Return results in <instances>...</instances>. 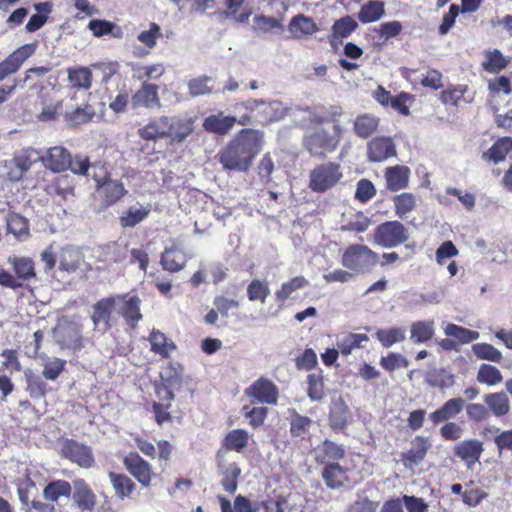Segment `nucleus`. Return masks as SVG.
Wrapping results in <instances>:
<instances>
[{
  "instance_id": "obj_1",
  "label": "nucleus",
  "mask_w": 512,
  "mask_h": 512,
  "mask_svg": "<svg viewBox=\"0 0 512 512\" xmlns=\"http://www.w3.org/2000/svg\"><path fill=\"white\" fill-rule=\"evenodd\" d=\"M263 145V133L243 129L219 154V161L226 170L246 172Z\"/></svg>"
},
{
  "instance_id": "obj_2",
  "label": "nucleus",
  "mask_w": 512,
  "mask_h": 512,
  "mask_svg": "<svg viewBox=\"0 0 512 512\" xmlns=\"http://www.w3.org/2000/svg\"><path fill=\"white\" fill-rule=\"evenodd\" d=\"M378 263V254L363 244L350 245L341 258V264L356 274L370 272Z\"/></svg>"
},
{
  "instance_id": "obj_3",
  "label": "nucleus",
  "mask_w": 512,
  "mask_h": 512,
  "mask_svg": "<svg viewBox=\"0 0 512 512\" xmlns=\"http://www.w3.org/2000/svg\"><path fill=\"white\" fill-rule=\"evenodd\" d=\"M343 177L339 164L328 162L311 170L308 187L316 193H323L333 188Z\"/></svg>"
},
{
  "instance_id": "obj_4",
  "label": "nucleus",
  "mask_w": 512,
  "mask_h": 512,
  "mask_svg": "<svg viewBox=\"0 0 512 512\" xmlns=\"http://www.w3.org/2000/svg\"><path fill=\"white\" fill-rule=\"evenodd\" d=\"M244 107L254 113L255 118L262 124L271 123L283 119L287 108L279 101L266 102L263 100L249 99Z\"/></svg>"
},
{
  "instance_id": "obj_5",
  "label": "nucleus",
  "mask_w": 512,
  "mask_h": 512,
  "mask_svg": "<svg viewBox=\"0 0 512 512\" xmlns=\"http://www.w3.org/2000/svg\"><path fill=\"white\" fill-rule=\"evenodd\" d=\"M374 238L378 245L393 248L407 241L408 233L405 226L399 221H389L377 227Z\"/></svg>"
},
{
  "instance_id": "obj_6",
  "label": "nucleus",
  "mask_w": 512,
  "mask_h": 512,
  "mask_svg": "<svg viewBox=\"0 0 512 512\" xmlns=\"http://www.w3.org/2000/svg\"><path fill=\"white\" fill-rule=\"evenodd\" d=\"M126 470L143 486L149 487L156 477L152 466L136 452L128 453L123 459Z\"/></svg>"
},
{
  "instance_id": "obj_7",
  "label": "nucleus",
  "mask_w": 512,
  "mask_h": 512,
  "mask_svg": "<svg viewBox=\"0 0 512 512\" xmlns=\"http://www.w3.org/2000/svg\"><path fill=\"white\" fill-rule=\"evenodd\" d=\"M35 43L25 44L17 48L6 59L0 62V81L6 77L15 74L36 51Z\"/></svg>"
},
{
  "instance_id": "obj_8",
  "label": "nucleus",
  "mask_w": 512,
  "mask_h": 512,
  "mask_svg": "<svg viewBox=\"0 0 512 512\" xmlns=\"http://www.w3.org/2000/svg\"><path fill=\"white\" fill-rule=\"evenodd\" d=\"M303 119L312 124L336 123L343 115V109L339 105H316L300 109Z\"/></svg>"
},
{
  "instance_id": "obj_9",
  "label": "nucleus",
  "mask_w": 512,
  "mask_h": 512,
  "mask_svg": "<svg viewBox=\"0 0 512 512\" xmlns=\"http://www.w3.org/2000/svg\"><path fill=\"white\" fill-rule=\"evenodd\" d=\"M338 144V139L324 129L305 134L304 146L312 155H321L324 151H333Z\"/></svg>"
},
{
  "instance_id": "obj_10",
  "label": "nucleus",
  "mask_w": 512,
  "mask_h": 512,
  "mask_svg": "<svg viewBox=\"0 0 512 512\" xmlns=\"http://www.w3.org/2000/svg\"><path fill=\"white\" fill-rule=\"evenodd\" d=\"M120 302L121 295H115L98 301L94 306L92 315L94 327L99 328L103 325V330H106L109 326L111 313L113 310H116V306H119Z\"/></svg>"
},
{
  "instance_id": "obj_11",
  "label": "nucleus",
  "mask_w": 512,
  "mask_h": 512,
  "mask_svg": "<svg viewBox=\"0 0 512 512\" xmlns=\"http://www.w3.org/2000/svg\"><path fill=\"white\" fill-rule=\"evenodd\" d=\"M43 165L53 172H62L71 165V155L62 146L51 147L40 157Z\"/></svg>"
},
{
  "instance_id": "obj_12",
  "label": "nucleus",
  "mask_w": 512,
  "mask_h": 512,
  "mask_svg": "<svg viewBox=\"0 0 512 512\" xmlns=\"http://www.w3.org/2000/svg\"><path fill=\"white\" fill-rule=\"evenodd\" d=\"M246 393L253 397L256 401L264 404H276L278 400V388L276 385L266 379L255 381Z\"/></svg>"
},
{
  "instance_id": "obj_13",
  "label": "nucleus",
  "mask_w": 512,
  "mask_h": 512,
  "mask_svg": "<svg viewBox=\"0 0 512 512\" xmlns=\"http://www.w3.org/2000/svg\"><path fill=\"white\" fill-rule=\"evenodd\" d=\"M62 453L65 458L83 468H90L94 463L91 449L77 442H66Z\"/></svg>"
},
{
  "instance_id": "obj_14",
  "label": "nucleus",
  "mask_w": 512,
  "mask_h": 512,
  "mask_svg": "<svg viewBox=\"0 0 512 512\" xmlns=\"http://www.w3.org/2000/svg\"><path fill=\"white\" fill-rule=\"evenodd\" d=\"M288 30L294 39H307L319 32L320 28L312 18L298 14L291 18Z\"/></svg>"
},
{
  "instance_id": "obj_15",
  "label": "nucleus",
  "mask_w": 512,
  "mask_h": 512,
  "mask_svg": "<svg viewBox=\"0 0 512 512\" xmlns=\"http://www.w3.org/2000/svg\"><path fill=\"white\" fill-rule=\"evenodd\" d=\"M95 180L97 190L107 206L113 205L127 193L123 183L119 180L110 178H105L103 182L98 179Z\"/></svg>"
},
{
  "instance_id": "obj_16",
  "label": "nucleus",
  "mask_w": 512,
  "mask_h": 512,
  "mask_svg": "<svg viewBox=\"0 0 512 512\" xmlns=\"http://www.w3.org/2000/svg\"><path fill=\"white\" fill-rule=\"evenodd\" d=\"M396 154L395 146L388 137H379L368 143V158L372 162H381Z\"/></svg>"
},
{
  "instance_id": "obj_17",
  "label": "nucleus",
  "mask_w": 512,
  "mask_h": 512,
  "mask_svg": "<svg viewBox=\"0 0 512 512\" xmlns=\"http://www.w3.org/2000/svg\"><path fill=\"white\" fill-rule=\"evenodd\" d=\"M345 457V450L341 445L326 439L315 449V458L317 463L330 464Z\"/></svg>"
},
{
  "instance_id": "obj_18",
  "label": "nucleus",
  "mask_w": 512,
  "mask_h": 512,
  "mask_svg": "<svg viewBox=\"0 0 512 512\" xmlns=\"http://www.w3.org/2000/svg\"><path fill=\"white\" fill-rule=\"evenodd\" d=\"M167 137L172 142H183L194 130V121L191 118L168 117Z\"/></svg>"
},
{
  "instance_id": "obj_19",
  "label": "nucleus",
  "mask_w": 512,
  "mask_h": 512,
  "mask_svg": "<svg viewBox=\"0 0 512 512\" xmlns=\"http://www.w3.org/2000/svg\"><path fill=\"white\" fill-rule=\"evenodd\" d=\"M132 104L134 107L159 108L161 104L158 97V86L156 84L144 83L132 96Z\"/></svg>"
},
{
  "instance_id": "obj_20",
  "label": "nucleus",
  "mask_w": 512,
  "mask_h": 512,
  "mask_svg": "<svg viewBox=\"0 0 512 512\" xmlns=\"http://www.w3.org/2000/svg\"><path fill=\"white\" fill-rule=\"evenodd\" d=\"M73 501L81 510L91 511L96 505V496L83 479L73 481Z\"/></svg>"
},
{
  "instance_id": "obj_21",
  "label": "nucleus",
  "mask_w": 512,
  "mask_h": 512,
  "mask_svg": "<svg viewBox=\"0 0 512 512\" xmlns=\"http://www.w3.org/2000/svg\"><path fill=\"white\" fill-rule=\"evenodd\" d=\"M430 444L427 438L416 436L411 443V448L403 455L406 467L413 468L419 465L425 458Z\"/></svg>"
},
{
  "instance_id": "obj_22",
  "label": "nucleus",
  "mask_w": 512,
  "mask_h": 512,
  "mask_svg": "<svg viewBox=\"0 0 512 512\" xmlns=\"http://www.w3.org/2000/svg\"><path fill=\"white\" fill-rule=\"evenodd\" d=\"M140 302L137 296L127 298V296L121 295V302L119 306H116L117 312L121 314L132 327L136 326L142 318Z\"/></svg>"
},
{
  "instance_id": "obj_23",
  "label": "nucleus",
  "mask_w": 512,
  "mask_h": 512,
  "mask_svg": "<svg viewBox=\"0 0 512 512\" xmlns=\"http://www.w3.org/2000/svg\"><path fill=\"white\" fill-rule=\"evenodd\" d=\"M409 177L410 169L406 166L397 165L385 170L387 188L391 191L405 189L408 186Z\"/></svg>"
},
{
  "instance_id": "obj_24",
  "label": "nucleus",
  "mask_w": 512,
  "mask_h": 512,
  "mask_svg": "<svg viewBox=\"0 0 512 512\" xmlns=\"http://www.w3.org/2000/svg\"><path fill=\"white\" fill-rule=\"evenodd\" d=\"M483 400L488 406L490 415L492 414L497 418L506 416L511 410L510 400L504 392L486 394Z\"/></svg>"
},
{
  "instance_id": "obj_25",
  "label": "nucleus",
  "mask_w": 512,
  "mask_h": 512,
  "mask_svg": "<svg viewBox=\"0 0 512 512\" xmlns=\"http://www.w3.org/2000/svg\"><path fill=\"white\" fill-rule=\"evenodd\" d=\"M346 472L347 469L338 463H330L324 467L321 475L328 488L339 489L348 481Z\"/></svg>"
},
{
  "instance_id": "obj_26",
  "label": "nucleus",
  "mask_w": 512,
  "mask_h": 512,
  "mask_svg": "<svg viewBox=\"0 0 512 512\" xmlns=\"http://www.w3.org/2000/svg\"><path fill=\"white\" fill-rule=\"evenodd\" d=\"M482 452L483 444L476 439L461 441L454 448L455 455L468 463L478 461Z\"/></svg>"
},
{
  "instance_id": "obj_27",
  "label": "nucleus",
  "mask_w": 512,
  "mask_h": 512,
  "mask_svg": "<svg viewBox=\"0 0 512 512\" xmlns=\"http://www.w3.org/2000/svg\"><path fill=\"white\" fill-rule=\"evenodd\" d=\"M168 117L162 116L147 123L138 130V135L144 140L167 138Z\"/></svg>"
},
{
  "instance_id": "obj_28",
  "label": "nucleus",
  "mask_w": 512,
  "mask_h": 512,
  "mask_svg": "<svg viewBox=\"0 0 512 512\" xmlns=\"http://www.w3.org/2000/svg\"><path fill=\"white\" fill-rule=\"evenodd\" d=\"M237 122L235 117L225 116L223 113L210 115L205 118L203 128L211 133L226 134Z\"/></svg>"
},
{
  "instance_id": "obj_29",
  "label": "nucleus",
  "mask_w": 512,
  "mask_h": 512,
  "mask_svg": "<svg viewBox=\"0 0 512 512\" xmlns=\"http://www.w3.org/2000/svg\"><path fill=\"white\" fill-rule=\"evenodd\" d=\"M56 339L65 348L73 350L82 348L81 330L77 326H60L56 331Z\"/></svg>"
},
{
  "instance_id": "obj_30",
  "label": "nucleus",
  "mask_w": 512,
  "mask_h": 512,
  "mask_svg": "<svg viewBox=\"0 0 512 512\" xmlns=\"http://www.w3.org/2000/svg\"><path fill=\"white\" fill-rule=\"evenodd\" d=\"M462 398L449 399L445 404L430 414V419L434 424L441 423L459 414L464 407Z\"/></svg>"
},
{
  "instance_id": "obj_31",
  "label": "nucleus",
  "mask_w": 512,
  "mask_h": 512,
  "mask_svg": "<svg viewBox=\"0 0 512 512\" xmlns=\"http://www.w3.org/2000/svg\"><path fill=\"white\" fill-rule=\"evenodd\" d=\"M309 285V281L304 276H295L289 281L283 282L278 290L275 291V298L279 302H284L290 298L298 290Z\"/></svg>"
},
{
  "instance_id": "obj_32",
  "label": "nucleus",
  "mask_w": 512,
  "mask_h": 512,
  "mask_svg": "<svg viewBox=\"0 0 512 512\" xmlns=\"http://www.w3.org/2000/svg\"><path fill=\"white\" fill-rule=\"evenodd\" d=\"M435 333V325L433 320H421L411 324L410 339L414 343H426Z\"/></svg>"
},
{
  "instance_id": "obj_33",
  "label": "nucleus",
  "mask_w": 512,
  "mask_h": 512,
  "mask_svg": "<svg viewBox=\"0 0 512 512\" xmlns=\"http://www.w3.org/2000/svg\"><path fill=\"white\" fill-rule=\"evenodd\" d=\"M67 77L73 88L87 90L92 85V72L88 67L68 68Z\"/></svg>"
},
{
  "instance_id": "obj_34",
  "label": "nucleus",
  "mask_w": 512,
  "mask_h": 512,
  "mask_svg": "<svg viewBox=\"0 0 512 512\" xmlns=\"http://www.w3.org/2000/svg\"><path fill=\"white\" fill-rule=\"evenodd\" d=\"M149 342L151 344V351L159 354L163 358L169 357L176 349L175 344L169 341L166 335L158 330H153L150 333Z\"/></svg>"
},
{
  "instance_id": "obj_35",
  "label": "nucleus",
  "mask_w": 512,
  "mask_h": 512,
  "mask_svg": "<svg viewBox=\"0 0 512 512\" xmlns=\"http://www.w3.org/2000/svg\"><path fill=\"white\" fill-rule=\"evenodd\" d=\"M220 473L223 476L221 484L225 491L233 494L237 490V480L241 475V469L236 463L220 464Z\"/></svg>"
},
{
  "instance_id": "obj_36",
  "label": "nucleus",
  "mask_w": 512,
  "mask_h": 512,
  "mask_svg": "<svg viewBox=\"0 0 512 512\" xmlns=\"http://www.w3.org/2000/svg\"><path fill=\"white\" fill-rule=\"evenodd\" d=\"M379 119L371 114L358 116L354 121V132L360 138L370 137L378 128Z\"/></svg>"
},
{
  "instance_id": "obj_37",
  "label": "nucleus",
  "mask_w": 512,
  "mask_h": 512,
  "mask_svg": "<svg viewBox=\"0 0 512 512\" xmlns=\"http://www.w3.org/2000/svg\"><path fill=\"white\" fill-rule=\"evenodd\" d=\"M31 160L25 155H19L6 162V167L9 169L7 177L11 181H20L24 174L31 167Z\"/></svg>"
},
{
  "instance_id": "obj_38",
  "label": "nucleus",
  "mask_w": 512,
  "mask_h": 512,
  "mask_svg": "<svg viewBox=\"0 0 512 512\" xmlns=\"http://www.w3.org/2000/svg\"><path fill=\"white\" fill-rule=\"evenodd\" d=\"M186 258L183 252L176 248L166 249L161 257L163 269L170 272H178L183 269Z\"/></svg>"
},
{
  "instance_id": "obj_39",
  "label": "nucleus",
  "mask_w": 512,
  "mask_h": 512,
  "mask_svg": "<svg viewBox=\"0 0 512 512\" xmlns=\"http://www.w3.org/2000/svg\"><path fill=\"white\" fill-rule=\"evenodd\" d=\"M512 149V138L503 137L497 140L493 146L483 154L485 159L494 163H499L505 160L506 155Z\"/></svg>"
},
{
  "instance_id": "obj_40",
  "label": "nucleus",
  "mask_w": 512,
  "mask_h": 512,
  "mask_svg": "<svg viewBox=\"0 0 512 512\" xmlns=\"http://www.w3.org/2000/svg\"><path fill=\"white\" fill-rule=\"evenodd\" d=\"M384 13V2L371 0L361 7L358 19L365 24L376 22L383 17Z\"/></svg>"
},
{
  "instance_id": "obj_41",
  "label": "nucleus",
  "mask_w": 512,
  "mask_h": 512,
  "mask_svg": "<svg viewBox=\"0 0 512 512\" xmlns=\"http://www.w3.org/2000/svg\"><path fill=\"white\" fill-rule=\"evenodd\" d=\"M109 479L115 491V494L124 499L132 493L135 488L134 482L125 474H118L115 472L109 473Z\"/></svg>"
},
{
  "instance_id": "obj_42",
  "label": "nucleus",
  "mask_w": 512,
  "mask_h": 512,
  "mask_svg": "<svg viewBox=\"0 0 512 512\" xmlns=\"http://www.w3.org/2000/svg\"><path fill=\"white\" fill-rule=\"evenodd\" d=\"M71 494V485L65 480H56L50 482L43 490V496L46 500L57 502L60 497H69Z\"/></svg>"
},
{
  "instance_id": "obj_43",
  "label": "nucleus",
  "mask_w": 512,
  "mask_h": 512,
  "mask_svg": "<svg viewBox=\"0 0 512 512\" xmlns=\"http://www.w3.org/2000/svg\"><path fill=\"white\" fill-rule=\"evenodd\" d=\"M149 213L150 209L143 205L131 206L120 217V223L123 227H134L142 222Z\"/></svg>"
},
{
  "instance_id": "obj_44",
  "label": "nucleus",
  "mask_w": 512,
  "mask_h": 512,
  "mask_svg": "<svg viewBox=\"0 0 512 512\" xmlns=\"http://www.w3.org/2000/svg\"><path fill=\"white\" fill-rule=\"evenodd\" d=\"M476 379L480 384L496 386L502 383L503 376L501 371L496 366L490 364H481L478 369Z\"/></svg>"
},
{
  "instance_id": "obj_45",
  "label": "nucleus",
  "mask_w": 512,
  "mask_h": 512,
  "mask_svg": "<svg viewBox=\"0 0 512 512\" xmlns=\"http://www.w3.org/2000/svg\"><path fill=\"white\" fill-rule=\"evenodd\" d=\"M8 262L18 278L28 280L35 277L34 263L30 258L13 256L9 257Z\"/></svg>"
},
{
  "instance_id": "obj_46",
  "label": "nucleus",
  "mask_w": 512,
  "mask_h": 512,
  "mask_svg": "<svg viewBox=\"0 0 512 512\" xmlns=\"http://www.w3.org/2000/svg\"><path fill=\"white\" fill-rule=\"evenodd\" d=\"M66 360L57 357L45 356L42 358V375L47 379L54 381L63 372Z\"/></svg>"
},
{
  "instance_id": "obj_47",
  "label": "nucleus",
  "mask_w": 512,
  "mask_h": 512,
  "mask_svg": "<svg viewBox=\"0 0 512 512\" xmlns=\"http://www.w3.org/2000/svg\"><path fill=\"white\" fill-rule=\"evenodd\" d=\"M7 231L14 235L20 241L26 239L29 235L27 221L18 214H10L7 217Z\"/></svg>"
},
{
  "instance_id": "obj_48",
  "label": "nucleus",
  "mask_w": 512,
  "mask_h": 512,
  "mask_svg": "<svg viewBox=\"0 0 512 512\" xmlns=\"http://www.w3.org/2000/svg\"><path fill=\"white\" fill-rule=\"evenodd\" d=\"M376 338L386 348L391 347L395 343L405 340L406 330L402 327H394L390 329H380L376 332Z\"/></svg>"
},
{
  "instance_id": "obj_49",
  "label": "nucleus",
  "mask_w": 512,
  "mask_h": 512,
  "mask_svg": "<svg viewBox=\"0 0 512 512\" xmlns=\"http://www.w3.org/2000/svg\"><path fill=\"white\" fill-rule=\"evenodd\" d=\"M367 341L368 337L365 334L349 333L338 340L337 346L343 355H349L354 349L360 348L362 343Z\"/></svg>"
},
{
  "instance_id": "obj_50",
  "label": "nucleus",
  "mask_w": 512,
  "mask_h": 512,
  "mask_svg": "<svg viewBox=\"0 0 512 512\" xmlns=\"http://www.w3.org/2000/svg\"><path fill=\"white\" fill-rule=\"evenodd\" d=\"M444 333L446 336L456 338L463 344L470 343L480 337V334L477 331L469 330L452 323H448L444 327Z\"/></svg>"
},
{
  "instance_id": "obj_51",
  "label": "nucleus",
  "mask_w": 512,
  "mask_h": 512,
  "mask_svg": "<svg viewBox=\"0 0 512 512\" xmlns=\"http://www.w3.org/2000/svg\"><path fill=\"white\" fill-rule=\"evenodd\" d=\"M395 212L400 218L406 217L415 207L417 199L412 193H401L393 198Z\"/></svg>"
},
{
  "instance_id": "obj_52",
  "label": "nucleus",
  "mask_w": 512,
  "mask_h": 512,
  "mask_svg": "<svg viewBox=\"0 0 512 512\" xmlns=\"http://www.w3.org/2000/svg\"><path fill=\"white\" fill-rule=\"evenodd\" d=\"M426 381L430 386L440 389H447L455 384L454 375L443 369L429 372Z\"/></svg>"
},
{
  "instance_id": "obj_53",
  "label": "nucleus",
  "mask_w": 512,
  "mask_h": 512,
  "mask_svg": "<svg viewBox=\"0 0 512 512\" xmlns=\"http://www.w3.org/2000/svg\"><path fill=\"white\" fill-rule=\"evenodd\" d=\"M270 295V288L267 281L254 279L247 287V296L250 301L265 303Z\"/></svg>"
},
{
  "instance_id": "obj_54",
  "label": "nucleus",
  "mask_w": 512,
  "mask_h": 512,
  "mask_svg": "<svg viewBox=\"0 0 512 512\" xmlns=\"http://www.w3.org/2000/svg\"><path fill=\"white\" fill-rule=\"evenodd\" d=\"M253 29L257 33L266 34L283 29L282 22L274 17L257 15L253 18Z\"/></svg>"
},
{
  "instance_id": "obj_55",
  "label": "nucleus",
  "mask_w": 512,
  "mask_h": 512,
  "mask_svg": "<svg viewBox=\"0 0 512 512\" xmlns=\"http://www.w3.org/2000/svg\"><path fill=\"white\" fill-rule=\"evenodd\" d=\"M81 262V255L74 249L65 248L61 251L59 259L60 269L69 273L76 271Z\"/></svg>"
},
{
  "instance_id": "obj_56",
  "label": "nucleus",
  "mask_w": 512,
  "mask_h": 512,
  "mask_svg": "<svg viewBox=\"0 0 512 512\" xmlns=\"http://www.w3.org/2000/svg\"><path fill=\"white\" fill-rule=\"evenodd\" d=\"M248 433L242 429L229 432L225 438V447L231 451H242L248 443Z\"/></svg>"
},
{
  "instance_id": "obj_57",
  "label": "nucleus",
  "mask_w": 512,
  "mask_h": 512,
  "mask_svg": "<svg viewBox=\"0 0 512 512\" xmlns=\"http://www.w3.org/2000/svg\"><path fill=\"white\" fill-rule=\"evenodd\" d=\"M95 116V110L91 105L78 107L71 112H66L64 117L72 125L89 122Z\"/></svg>"
},
{
  "instance_id": "obj_58",
  "label": "nucleus",
  "mask_w": 512,
  "mask_h": 512,
  "mask_svg": "<svg viewBox=\"0 0 512 512\" xmlns=\"http://www.w3.org/2000/svg\"><path fill=\"white\" fill-rule=\"evenodd\" d=\"M472 352L478 359L491 362H500L502 353L493 345L488 343H477L472 346Z\"/></svg>"
},
{
  "instance_id": "obj_59",
  "label": "nucleus",
  "mask_w": 512,
  "mask_h": 512,
  "mask_svg": "<svg viewBox=\"0 0 512 512\" xmlns=\"http://www.w3.org/2000/svg\"><path fill=\"white\" fill-rule=\"evenodd\" d=\"M25 377L27 381V391L30 397L34 399L43 398L46 394V383L31 370L25 372Z\"/></svg>"
},
{
  "instance_id": "obj_60",
  "label": "nucleus",
  "mask_w": 512,
  "mask_h": 512,
  "mask_svg": "<svg viewBox=\"0 0 512 512\" xmlns=\"http://www.w3.org/2000/svg\"><path fill=\"white\" fill-rule=\"evenodd\" d=\"M290 412V432L292 436H301L306 433L311 425V419L300 415L296 410Z\"/></svg>"
},
{
  "instance_id": "obj_61",
  "label": "nucleus",
  "mask_w": 512,
  "mask_h": 512,
  "mask_svg": "<svg viewBox=\"0 0 512 512\" xmlns=\"http://www.w3.org/2000/svg\"><path fill=\"white\" fill-rule=\"evenodd\" d=\"M486 60L483 62V68L491 73H497L504 69L507 65V61L497 49L486 53Z\"/></svg>"
},
{
  "instance_id": "obj_62",
  "label": "nucleus",
  "mask_w": 512,
  "mask_h": 512,
  "mask_svg": "<svg viewBox=\"0 0 512 512\" xmlns=\"http://www.w3.org/2000/svg\"><path fill=\"white\" fill-rule=\"evenodd\" d=\"M308 396L312 401H319L324 396L323 377L320 373H312L307 376Z\"/></svg>"
},
{
  "instance_id": "obj_63",
  "label": "nucleus",
  "mask_w": 512,
  "mask_h": 512,
  "mask_svg": "<svg viewBox=\"0 0 512 512\" xmlns=\"http://www.w3.org/2000/svg\"><path fill=\"white\" fill-rule=\"evenodd\" d=\"M211 80V77L208 76H200L191 79L188 82L189 94L192 97L210 94L212 89L209 87L208 83L211 82Z\"/></svg>"
},
{
  "instance_id": "obj_64",
  "label": "nucleus",
  "mask_w": 512,
  "mask_h": 512,
  "mask_svg": "<svg viewBox=\"0 0 512 512\" xmlns=\"http://www.w3.org/2000/svg\"><path fill=\"white\" fill-rule=\"evenodd\" d=\"M357 22L350 16L343 17L333 25V32L341 38L348 37L356 28Z\"/></svg>"
}]
</instances>
